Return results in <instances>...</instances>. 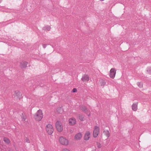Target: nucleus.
<instances>
[{
    "label": "nucleus",
    "instance_id": "cd10ccee",
    "mask_svg": "<svg viewBox=\"0 0 151 151\" xmlns=\"http://www.w3.org/2000/svg\"><path fill=\"white\" fill-rule=\"evenodd\" d=\"M47 45L44 44L43 45V47L44 48H45L46 47Z\"/></svg>",
    "mask_w": 151,
    "mask_h": 151
},
{
    "label": "nucleus",
    "instance_id": "5701e85b",
    "mask_svg": "<svg viewBox=\"0 0 151 151\" xmlns=\"http://www.w3.org/2000/svg\"><path fill=\"white\" fill-rule=\"evenodd\" d=\"M138 86L140 88L143 87V83L141 82H138L137 83Z\"/></svg>",
    "mask_w": 151,
    "mask_h": 151
},
{
    "label": "nucleus",
    "instance_id": "a211bd4d",
    "mask_svg": "<svg viewBox=\"0 0 151 151\" xmlns=\"http://www.w3.org/2000/svg\"><path fill=\"white\" fill-rule=\"evenodd\" d=\"M21 117L22 119V121H25L26 119V116L25 114L24 113H22L21 116Z\"/></svg>",
    "mask_w": 151,
    "mask_h": 151
},
{
    "label": "nucleus",
    "instance_id": "b1692460",
    "mask_svg": "<svg viewBox=\"0 0 151 151\" xmlns=\"http://www.w3.org/2000/svg\"><path fill=\"white\" fill-rule=\"evenodd\" d=\"M24 142H25L30 143V141L29 139L27 137H25Z\"/></svg>",
    "mask_w": 151,
    "mask_h": 151
},
{
    "label": "nucleus",
    "instance_id": "0eeeda50",
    "mask_svg": "<svg viewBox=\"0 0 151 151\" xmlns=\"http://www.w3.org/2000/svg\"><path fill=\"white\" fill-rule=\"evenodd\" d=\"M15 95L14 96L15 98L17 99H20L22 98V94L18 91H15Z\"/></svg>",
    "mask_w": 151,
    "mask_h": 151
},
{
    "label": "nucleus",
    "instance_id": "423d86ee",
    "mask_svg": "<svg viewBox=\"0 0 151 151\" xmlns=\"http://www.w3.org/2000/svg\"><path fill=\"white\" fill-rule=\"evenodd\" d=\"M116 73V70L114 68H111L110 70L109 74L110 77L112 79L114 78L115 76Z\"/></svg>",
    "mask_w": 151,
    "mask_h": 151
},
{
    "label": "nucleus",
    "instance_id": "1a4fd4ad",
    "mask_svg": "<svg viewBox=\"0 0 151 151\" xmlns=\"http://www.w3.org/2000/svg\"><path fill=\"white\" fill-rule=\"evenodd\" d=\"M90 137V133L89 132H87L84 135V139L85 140H88Z\"/></svg>",
    "mask_w": 151,
    "mask_h": 151
},
{
    "label": "nucleus",
    "instance_id": "9d476101",
    "mask_svg": "<svg viewBox=\"0 0 151 151\" xmlns=\"http://www.w3.org/2000/svg\"><path fill=\"white\" fill-rule=\"evenodd\" d=\"M69 123L70 125H74L76 124V120L74 118H71L69 119Z\"/></svg>",
    "mask_w": 151,
    "mask_h": 151
},
{
    "label": "nucleus",
    "instance_id": "39448f33",
    "mask_svg": "<svg viewBox=\"0 0 151 151\" xmlns=\"http://www.w3.org/2000/svg\"><path fill=\"white\" fill-rule=\"evenodd\" d=\"M59 140L60 143L62 145H67L68 144V140L62 137H60Z\"/></svg>",
    "mask_w": 151,
    "mask_h": 151
},
{
    "label": "nucleus",
    "instance_id": "ddd939ff",
    "mask_svg": "<svg viewBox=\"0 0 151 151\" xmlns=\"http://www.w3.org/2000/svg\"><path fill=\"white\" fill-rule=\"evenodd\" d=\"M81 79L83 81H88L89 80V78L88 75H85L82 76Z\"/></svg>",
    "mask_w": 151,
    "mask_h": 151
},
{
    "label": "nucleus",
    "instance_id": "393cba45",
    "mask_svg": "<svg viewBox=\"0 0 151 151\" xmlns=\"http://www.w3.org/2000/svg\"><path fill=\"white\" fill-rule=\"evenodd\" d=\"M96 145L97 147L98 148H100L101 147V144L98 142H96Z\"/></svg>",
    "mask_w": 151,
    "mask_h": 151
},
{
    "label": "nucleus",
    "instance_id": "aec40b11",
    "mask_svg": "<svg viewBox=\"0 0 151 151\" xmlns=\"http://www.w3.org/2000/svg\"><path fill=\"white\" fill-rule=\"evenodd\" d=\"M4 141L7 144H9L10 143V140L8 138L6 137H4Z\"/></svg>",
    "mask_w": 151,
    "mask_h": 151
},
{
    "label": "nucleus",
    "instance_id": "bb28decb",
    "mask_svg": "<svg viewBox=\"0 0 151 151\" xmlns=\"http://www.w3.org/2000/svg\"><path fill=\"white\" fill-rule=\"evenodd\" d=\"M63 151H70L68 149H64L63 150Z\"/></svg>",
    "mask_w": 151,
    "mask_h": 151
},
{
    "label": "nucleus",
    "instance_id": "2eb2a0df",
    "mask_svg": "<svg viewBox=\"0 0 151 151\" xmlns=\"http://www.w3.org/2000/svg\"><path fill=\"white\" fill-rule=\"evenodd\" d=\"M132 109L134 111H136L137 109V103H134L132 105Z\"/></svg>",
    "mask_w": 151,
    "mask_h": 151
},
{
    "label": "nucleus",
    "instance_id": "20e7f679",
    "mask_svg": "<svg viewBox=\"0 0 151 151\" xmlns=\"http://www.w3.org/2000/svg\"><path fill=\"white\" fill-rule=\"evenodd\" d=\"M99 127L96 126H95L93 133V137L96 138L98 136L99 133Z\"/></svg>",
    "mask_w": 151,
    "mask_h": 151
},
{
    "label": "nucleus",
    "instance_id": "f03ea898",
    "mask_svg": "<svg viewBox=\"0 0 151 151\" xmlns=\"http://www.w3.org/2000/svg\"><path fill=\"white\" fill-rule=\"evenodd\" d=\"M46 129L47 133L49 135H51L53 132V127L50 124H48L47 125Z\"/></svg>",
    "mask_w": 151,
    "mask_h": 151
},
{
    "label": "nucleus",
    "instance_id": "f257e3e1",
    "mask_svg": "<svg viewBox=\"0 0 151 151\" xmlns=\"http://www.w3.org/2000/svg\"><path fill=\"white\" fill-rule=\"evenodd\" d=\"M43 117L42 111L41 110L39 109L34 115V118L36 121H39L41 120Z\"/></svg>",
    "mask_w": 151,
    "mask_h": 151
},
{
    "label": "nucleus",
    "instance_id": "9b49d317",
    "mask_svg": "<svg viewBox=\"0 0 151 151\" xmlns=\"http://www.w3.org/2000/svg\"><path fill=\"white\" fill-rule=\"evenodd\" d=\"M28 64V63L26 61L22 62L20 63V67L22 68H25Z\"/></svg>",
    "mask_w": 151,
    "mask_h": 151
},
{
    "label": "nucleus",
    "instance_id": "4468645a",
    "mask_svg": "<svg viewBox=\"0 0 151 151\" xmlns=\"http://www.w3.org/2000/svg\"><path fill=\"white\" fill-rule=\"evenodd\" d=\"M78 119L81 121H83L85 120L84 118V116L83 114H78Z\"/></svg>",
    "mask_w": 151,
    "mask_h": 151
},
{
    "label": "nucleus",
    "instance_id": "f3484780",
    "mask_svg": "<svg viewBox=\"0 0 151 151\" xmlns=\"http://www.w3.org/2000/svg\"><path fill=\"white\" fill-rule=\"evenodd\" d=\"M104 134L107 137V139H108L109 136L110 134L109 131L108 130H104Z\"/></svg>",
    "mask_w": 151,
    "mask_h": 151
},
{
    "label": "nucleus",
    "instance_id": "4be33fe9",
    "mask_svg": "<svg viewBox=\"0 0 151 151\" xmlns=\"http://www.w3.org/2000/svg\"><path fill=\"white\" fill-rule=\"evenodd\" d=\"M101 85V86H104L106 84L105 81L103 80H101L100 82Z\"/></svg>",
    "mask_w": 151,
    "mask_h": 151
},
{
    "label": "nucleus",
    "instance_id": "6e6552de",
    "mask_svg": "<svg viewBox=\"0 0 151 151\" xmlns=\"http://www.w3.org/2000/svg\"><path fill=\"white\" fill-rule=\"evenodd\" d=\"M81 109L82 111L86 113V115L88 116H89L90 115V113H89V114H88V109L86 106H81Z\"/></svg>",
    "mask_w": 151,
    "mask_h": 151
},
{
    "label": "nucleus",
    "instance_id": "a878e982",
    "mask_svg": "<svg viewBox=\"0 0 151 151\" xmlns=\"http://www.w3.org/2000/svg\"><path fill=\"white\" fill-rule=\"evenodd\" d=\"M72 92L74 93L77 91V89L76 88H74L72 90Z\"/></svg>",
    "mask_w": 151,
    "mask_h": 151
},
{
    "label": "nucleus",
    "instance_id": "f8f14e48",
    "mask_svg": "<svg viewBox=\"0 0 151 151\" xmlns=\"http://www.w3.org/2000/svg\"><path fill=\"white\" fill-rule=\"evenodd\" d=\"M82 136V134L80 133H78L75 136V139L76 140H80Z\"/></svg>",
    "mask_w": 151,
    "mask_h": 151
},
{
    "label": "nucleus",
    "instance_id": "c85d7f7f",
    "mask_svg": "<svg viewBox=\"0 0 151 151\" xmlns=\"http://www.w3.org/2000/svg\"><path fill=\"white\" fill-rule=\"evenodd\" d=\"M2 1V0H0V3Z\"/></svg>",
    "mask_w": 151,
    "mask_h": 151
},
{
    "label": "nucleus",
    "instance_id": "dca6fc26",
    "mask_svg": "<svg viewBox=\"0 0 151 151\" xmlns=\"http://www.w3.org/2000/svg\"><path fill=\"white\" fill-rule=\"evenodd\" d=\"M63 110L61 107H59L57 109V112L59 114H61L63 112Z\"/></svg>",
    "mask_w": 151,
    "mask_h": 151
},
{
    "label": "nucleus",
    "instance_id": "6ab92c4d",
    "mask_svg": "<svg viewBox=\"0 0 151 151\" xmlns=\"http://www.w3.org/2000/svg\"><path fill=\"white\" fill-rule=\"evenodd\" d=\"M51 29V27L49 26L46 25L43 27L42 29L44 30H47V31H49Z\"/></svg>",
    "mask_w": 151,
    "mask_h": 151
},
{
    "label": "nucleus",
    "instance_id": "412c9836",
    "mask_svg": "<svg viewBox=\"0 0 151 151\" xmlns=\"http://www.w3.org/2000/svg\"><path fill=\"white\" fill-rule=\"evenodd\" d=\"M147 71L148 73L151 74V67H149L147 68Z\"/></svg>",
    "mask_w": 151,
    "mask_h": 151
},
{
    "label": "nucleus",
    "instance_id": "7ed1b4c3",
    "mask_svg": "<svg viewBox=\"0 0 151 151\" xmlns=\"http://www.w3.org/2000/svg\"><path fill=\"white\" fill-rule=\"evenodd\" d=\"M55 126L58 132H62L63 129L61 122L59 121H57L55 123Z\"/></svg>",
    "mask_w": 151,
    "mask_h": 151
}]
</instances>
